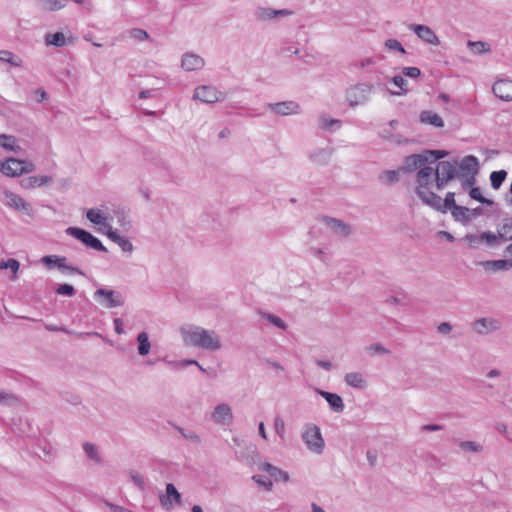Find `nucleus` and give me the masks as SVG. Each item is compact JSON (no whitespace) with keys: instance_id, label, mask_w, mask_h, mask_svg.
Wrapping results in <instances>:
<instances>
[{"instance_id":"obj_1","label":"nucleus","mask_w":512,"mask_h":512,"mask_svg":"<svg viewBox=\"0 0 512 512\" xmlns=\"http://www.w3.org/2000/svg\"><path fill=\"white\" fill-rule=\"evenodd\" d=\"M184 344L187 346L199 347L206 350L215 351L221 348V342L216 332L206 330L199 326H193L190 329H181Z\"/></svg>"},{"instance_id":"obj_2","label":"nucleus","mask_w":512,"mask_h":512,"mask_svg":"<svg viewBox=\"0 0 512 512\" xmlns=\"http://www.w3.org/2000/svg\"><path fill=\"white\" fill-rule=\"evenodd\" d=\"M458 177L457 161H439L434 169V181L438 190Z\"/></svg>"},{"instance_id":"obj_3","label":"nucleus","mask_w":512,"mask_h":512,"mask_svg":"<svg viewBox=\"0 0 512 512\" xmlns=\"http://www.w3.org/2000/svg\"><path fill=\"white\" fill-rule=\"evenodd\" d=\"M373 86L357 83L346 90L345 98L351 108L366 104L370 99Z\"/></svg>"},{"instance_id":"obj_4","label":"nucleus","mask_w":512,"mask_h":512,"mask_svg":"<svg viewBox=\"0 0 512 512\" xmlns=\"http://www.w3.org/2000/svg\"><path fill=\"white\" fill-rule=\"evenodd\" d=\"M93 298L106 309L121 307L125 303V298L119 291L106 288L97 289L93 294Z\"/></svg>"},{"instance_id":"obj_5","label":"nucleus","mask_w":512,"mask_h":512,"mask_svg":"<svg viewBox=\"0 0 512 512\" xmlns=\"http://www.w3.org/2000/svg\"><path fill=\"white\" fill-rule=\"evenodd\" d=\"M65 233L83 243L86 247L92 248L96 251L107 252V248L102 242L92 235L89 231L79 227H68Z\"/></svg>"},{"instance_id":"obj_6","label":"nucleus","mask_w":512,"mask_h":512,"mask_svg":"<svg viewBox=\"0 0 512 512\" xmlns=\"http://www.w3.org/2000/svg\"><path fill=\"white\" fill-rule=\"evenodd\" d=\"M302 439L310 451L316 454H321L323 452L325 442L320 428L317 425H307L302 433Z\"/></svg>"},{"instance_id":"obj_7","label":"nucleus","mask_w":512,"mask_h":512,"mask_svg":"<svg viewBox=\"0 0 512 512\" xmlns=\"http://www.w3.org/2000/svg\"><path fill=\"white\" fill-rule=\"evenodd\" d=\"M193 98L203 103L213 104L225 99L223 92L211 85H201L195 88Z\"/></svg>"},{"instance_id":"obj_8","label":"nucleus","mask_w":512,"mask_h":512,"mask_svg":"<svg viewBox=\"0 0 512 512\" xmlns=\"http://www.w3.org/2000/svg\"><path fill=\"white\" fill-rule=\"evenodd\" d=\"M67 258L58 255H46L42 257L41 262L48 267L49 269L58 268L61 271H68L70 273H75L78 275L85 276L83 270L78 267L68 265L66 263Z\"/></svg>"},{"instance_id":"obj_9","label":"nucleus","mask_w":512,"mask_h":512,"mask_svg":"<svg viewBox=\"0 0 512 512\" xmlns=\"http://www.w3.org/2000/svg\"><path fill=\"white\" fill-rule=\"evenodd\" d=\"M4 195L7 200V206L16 211L22 212L27 216H33L34 210L32 205L25 201L21 196L11 191H5Z\"/></svg>"},{"instance_id":"obj_10","label":"nucleus","mask_w":512,"mask_h":512,"mask_svg":"<svg viewBox=\"0 0 512 512\" xmlns=\"http://www.w3.org/2000/svg\"><path fill=\"white\" fill-rule=\"evenodd\" d=\"M409 29L412 30L419 39L423 42L438 46L440 40L436 33L429 27L423 24H411Z\"/></svg>"},{"instance_id":"obj_11","label":"nucleus","mask_w":512,"mask_h":512,"mask_svg":"<svg viewBox=\"0 0 512 512\" xmlns=\"http://www.w3.org/2000/svg\"><path fill=\"white\" fill-rule=\"evenodd\" d=\"M434 180V168L431 166H424L418 170L416 174V194L429 190V186Z\"/></svg>"},{"instance_id":"obj_12","label":"nucleus","mask_w":512,"mask_h":512,"mask_svg":"<svg viewBox=\"0 0 512 512\" xmlns=\"http://www.w3.org/2000/svg\"><path fill=\"white\" fill-rule=\"evenodd\" d=\"M267 108L270 109L275 114L281 116H287L291 114L300 113V105L295 101H283L278 103H269Z\"/></svg>"},{"instance_id":"obj_13","label":"nucleus","mask_w":512,"mask_h":512,"mask_svg":"<svg viewBox=\"0 0 512 512\" xmlns=\"http://www.w3.org/2000/svg\"><path fill=\"white\" fill-rule=\"evenodd\" d=\"M429 161V158L426 154H412L404 159L403 165L400 167V170L406 173L413 172L416 169H421L425 166V164Z\"/></svg>"},{"instance_id":"obj_14","label":"nucleus","mask_w":512,"mask_h":512,"mask_svg":"<svg viewBox=\"0 0 512 512\" xmlns=\"http://www.w3.org/2000/svg\"><path fill=\"white\" fill-rule=\"evenodd\" d=\"M211 418L217 424L230 425L233 421L232 410L228 404H219L214 408Z\"/></svg>"},{"instance_id":"obj_15","label":"nucleus","mask_w":512,"mask_h":512,"mask_svg":"<svg viewBox=\"0 0 512 512\" xmlns=\"http://www.w3.org/2000/svg\"><path fill=\"white\" fill-rule=\"evenodd\" d=\"M494 95L503 101H512V80L501 79L492 86Z\"/></svg>"},{"instance_id":"obj_16","label":"nucleus","mask_w":512,"mask_h":512,"mask_svg":"<svg viewBox=\"0 0 512 512\" xmlns=\"http://www.w3.org/2000/svg\"><path fill=\"white\" fill-rule=\"evenodd\" d=\"M292 14L293 11L288 9L275 10L269 7H259L255 10V17L261 21L272 20L278 16L284 17Z\"/></svg>"},{"instance_id":"obj_17","label":"nucleus","mask_w":512,"mask_h":512,"mask_svg":"<svg viewBox=\"0 0 512 512\" xmlns=\"http://www.w3.org/2000/svg\"><path fill=\"white\" fill-rule=\"evenodd\" d=\"M205 61L204 59L194 53H186L182 57L181 66L185 71H195L200 70L204 67Z\"/></svg>"},{"instance_id":"obj_18","label":"nucleus","mask_w":512,"mask_h":512,"mask_svg":"<svg viewBox=\"0 0 512 512\" xmlns=\"http://www.w3.org/2000/svg\"><path fill=\"white\" fill-rule=\"evenodd\" d=\"M473 328L479 334H488L498 330L500 323L493 318H480L473 323Z\"/></svg>"},{"instance_id":"obj_19","label":"nucleus","mask_w":512,"mask_h":512,"mask_svg":"<svg viewBox=\"0 0 512 512\" xmlns=\"http://www.w3.org/2000/svg\"><path fill=\"white\" fill-rule=\"evenodd\" d=\"M458 173H466L467 175H477L479 171V160L474 155H467L462 158L458 164Z\"/></svg>"},{"instance_id":"obj_20","label":"nucleus","mask_w":512,"mask_h":512,"mask_svg":"<svg viewBox=\"0 0 512 512\" xmlns=\"http://www.w3.org/2000/svg\"><path fill=\"white\" fill-rule=\"evenodd\" d=\"M22 160L16 158H9L6 161L0 162V171L5 176L16 177L21 175Z\"/></svg>"},{"instance_id":"obj_21","label":"nucleus","mask_w":512,"mask_h":512,"mask_svg":"<svg viewBox=\"0 0 512 512\" xmlns=\"http://www.w3.org/2000/svg\"><path fill=\"white\" fill-rule=\"evenodd\" d=\"M171 499H173L176 504L181 503V494L178 492L174 484L168 483L166 485V495H160L159 501L164 508L169 509L172 507Z\"/></svg>"},{"instance_id":"obj_22","label":"nucleus","mask_w":512,"mask_h":512,"mask_svg":"<svg viewBox=\"0 0 512 512\" xmlns=\"http://www.w3.org/2000/svg\"><path fill=\"white\" fill-rule=\"evenodd\" d=\"M324 222L330 230L339 236H348L351 233V228L348 224L344 223L342 220L332 218V217H324Z\"/></svg>"},{"instance_id":"obj_23","label":"nucleus","mask_w":512,"mask_h":512,"mask_svg":"<svg viewBox=\"0 0 512 512\" xmlns=\"http://www.w3.org/2000/svg\"><path fill=\"white\" fill-rule=\"evenodd\" d=\"M417 196L422 200L423 203L442 213V198L436 193L430 190H426L419 192Z\"/></svg>"},{"instance_id":"obj_24","label":"nucleus","mask_w":512,"mask_h":512,"mask_svg":"<svg viewBox=\"0 0 512 512\" xmlns=\"http://www.w3.org/2000/svg\"><path fill=\"white\" fill-rule=\"evenodd\" d=\"M318 393L327 401L334 412L341 413L344 410L345 405L343 399L338 394L323 390H319Z\"/></svg>"},{"instance_id":"obj_25","label":"nucleus","mask_w":512,"mask_h":512,"mask_svg":"<svg viewBox=\"0 0 512 512\" xmlns=\"http://www.w3.org/2000/svg\"><path fill=\"white\" fill-rule=\"evenodd\" d=\"M69 0H36L37 8L42 12H54L66 7Z\"/></svg>"},{"instance_id":"obj_26","label":"nucleus","mask_w":512,"mask_h":512,"mask_svg":"<svg viewBox=\"0 0 512 512\" xmlns=\"http://www.w3.org/2000/svg\"><path fill=\"white\" fill-rule=\"evenodd\" d=\"M482 266L487 271H508L512 268V259H498V260H488L482 263Z\"/></svg>"},{"instance_id":"obj_27","label":"nucleus","mask_w":512,"mask_h":512,"mask_svg":"<svg viewBox=\"0 0 512 512\" xmlns=\"http://www.w3.org/2000/svg\"><path fill=\"white\" fill-rule=\"evenodd\" d=\"M419 121L422 124L432 125L436 128L444 127L443 119L437 113L431 110L421 111L419 115Z\"/></svg>"},{"instance_id":"obj_28","label":"nucleus","mask_w":512,"mask_h":512,"mask_svg":"<svg viewBox=\"0 0 512 512\" xmlns=\"http://www.w3.org/2000/svg\"><path fill=\"white\" fill-rule=\"evenodd\" d=\"M52 177L43 175V176H29L23 178L21 180V186L25 189H31L35 187H40L52 182Z\"/></svg>"},{"instance_id":"obj_29","label":"nucleus","mask_w":512,"mask_h":512,"mask_svg":"<svg viewBox=\"0 0 512 512\" xmlns=\"http://www.w3.org/2000/svg\"><path fill=\"white\" fill-rule=\"evenodd\" d=\"M332 149L329 148H321L318 150H315L314 152H311L309 155V158L312 162L318 164V165H326L331 159L332 156Z\"/></svg>"},{"instance_id":"obj_30","label":"nucleus","mask_w":512,"mask_h":512,"mask_svg":"<svg viewBox=\"0 0 512 512\" xmlns=\"http://www.w3.org/2000/svg\"><path fill=\"white\" fill-rule=\"evenodd\" d=\"M346 384L356 389H364L367 386V382L363 375L359 372H350L345 375L344 378Z\"/></svg>"},{"instance_id":"obj_31","label":"nucleus","mask_w":512,"mask_h":512,"mask_svg":"<svg viewBox=\"0 0 512 512\" xmlns=\"http://www.w3.org/2000/svg\"><path fill=\"white\" fill-rule=\"evenodd\" d=\"M452 217L455 221L462 224H468L471 221L470 208L457 205L451 210Z\"/></svg>"},{"instance_id":"obj_32","label":"nucleus","mask_w":512,"mask_h":512,"mask_svg":"<svg viewBox=\"0 0 512 512\" xmlns=\"http://www.w3.org/2000/svg\"><path fill=\"white\" fill-rule=\"evenodd\" d=\"M138 353L141 356H146L150 352L151 344L149 341L148 334L146 332H140L137 336Z\"/></svg>"},{"instance_id":"obj_33","label":"nucleus","mask_w":512,"mask_h":512,"mask_svg":"<svg viewBox=\"0 0 512 512\" xmlns=\"http://www.w3.org/2000/svg\"><path fill=\"white\" fill-rule=\"evenodd\" d=\"M467 46L475 55H481L490 52V44L484 41H468Z\"/></svg>"},{"instance_id":"obj_34","label":"nucleus","mask_w":512,"mask_h":512,"mask_svg":"<svg viewBox=\"0 0 512 512\" xmlns=\"http://www.w3.org/2000/svg\"><path fill=\"white\" fill-rule=\"evenodd\" d=\"M480 236L482 242L491 248L497 247L500 242H503L498 232L495 234L491 231H484L480 234Z\"/></svg>"},{"instance_id":"obj_35","label":"nucleus","mask_w":512,"mask_h":512,"mask_svg":"<svg viewBox=\"0 0 512 512\" xmlns=\"http://www.w3.org/2000/svg\"><path fill=\"white\" fill-rule=\"evenodd\" d=\"M45 42L47 45L55 47H63L66 45V39L62 32L48 33L45 36Z\"/></svg>"},{"instance_id":"obj_36","label":"nucleus","mask_w":512,"mask_h":512,"mask_svg":"<svg viewBox=\"0 0 512 512\" xmlns=\"http://www.w3.org/2000/svg\"><path fill=\"white\" fill-rule=\"evenodd\" d=\"M0 147L7 151L17 152V149H20L18 145H16V138L12 135L1 134L0 135Z\"/></svg>"},{"instance_id":"obj_37","label":"nucleus","mask_w":512,"mask_h":512,"mask_svg":"<svg viewBox=\"0 0 512 512\" xmlns=\"http://www.w3.org/2000/svg\"><path fill=\"white\" fill-rule=\"evenodd\" d=\"M498 233L502 241L506 242L512 240V217L504 220L503 225L498 229Z\"/></svg>"},{"instance_id":"obj_38","label":"nucleus","mask_w":512,"mask_h":512,"mask_svg":"<svg viewBox=\"0 0 512 512\" xmlns=\"http://www.w3.org/2000/svg\"><path fill=\"white\" fill-rule=\"evenodd\" d=\"M506 177H507V172L505 170L493 171L490 174V182H491L492 188L495 190H498L502 186Z\"/></svg>"},{"instance_id":"obj_39","label":"nucleus","mask_w":512,"mask_h":512,"mask_svg":"<svg viewBox=\"0 0 512 512\" xmlns=\"http://www.w3.org/2000/svg\"><path fill=\"white\" fill-rule=\"evenodd\" d=\"M468 194H469V197L475 201H478L482 204H485V205H488V206H492L494 205V201L491 200V199H488L486 197H484L482 195V192H481V189L480 187H472L469 191H468Z\"/></svg>"},{"instance_id":"obj_40","label":"nucleus","mask_w":512,"mask_h":512,"mask_svg":"<svg viewBox=\"0 0 512 512\" xmlns=\"http://www.w3.org/2000/svg\"><path fill=\"white\" fill-rule=\"evenodd\" d=\"M461 183V188L464 191H469L474 187L476 183V175H467L466 173H458V177Z\"/></svg>"},{"instance_id":"obj_41","label":"nucleus","mask_w":512,"mask_h":512,"mask_svg":"<svg viewBox=\"0 0 512 512\" xmlns=\"http://www.w3.org/2000/svg\"><path fill=\"white\" fill-rule=\"evenodd\" d=\"M392 82L400 89V92H391L392 95L400 96L409 92L408 81L404 77L396 75L392 78Z\"/></svg>"},{"instance_id":"obj_42","label":"nucleus","mask_w":512,"mask_h":512,"mask_svg":"<svg viewBox=\"0 0 512 512\" xmlns=\"http://www.w3.org/2000/svg\"><path fill=\"white\" fill-rule=\"evenodd\" d=\"M0 404L4 406H15L18 404V398L12 392L0 390Z\"/></svg>"},{"instance_id":"obj_43","label":"nucleus","mask_w":512,"mask_h":512,"mask_svg":"<svg viewBox=\"0 0 512 512\" xmlns=\"http://www.w3.org/2000/svg\"><path fill=\"white\" fill-rule=\"evenodd\" d=\"M114 214L117 218L118 225L123 228V230L128 231L131 228V221L124 210H115Z\"/></svg>"},{"instance_id":"obj_44","label":"nucleus","mask_w":512,"mask_h":512,"mask_svg":"<svg viewBox=\"0 0 512 512\" xmlns=\"http://www.w3.org/2000/svg\"><path fill=\"white\" fill-rule=\"evenodd\" d=\"M261 316L277 328L282 330L287 329V324L280 317L266 312H262Z\"/></svg>"},{"instance_id":"obj_45","label":"nucleus","mask_w":512,"mask_h":512,"mask_svg":"<svg viewBox=\"0 0 512 512\" xmlns=\"http://www.w3.org/2000/svg\"><path fill=\"white\" fill-rule=\"evenodd\" d=\"M456 206L455 193L447 192L445 198L442 200V213H446L448 210L451 211Z\"/></svg>"},{"instance_id":"obj_46","label":"nucleus","mask_w":512,"mask_h":512,"mask_svg":"<svg viewBox=\"0 0 512 512\" xmlns=\"http://www.w3.org/2000/svg\"><path fill=\"white\" fill-rule=\"evenodd\" d=\"M87 219L95 225H102L106 218L99 210L89 209L86 214Z\"/></svg>"},{"instance_id":"obj_47","label":"nucleus","mask_w":512,"mask_h":512,"mask_svg":"<svg viewBox=\"0 0 512 512\" xmlns=\"http://www.w3.org/2000/svg\"><path fill=\"white\" fill-rule=\"evenodd\" d=\"M83 449L88 458L96 462H101L97 447L94 444L86 442L83 444Z\"/></svg>"},{"instance_id":"obj_48","label":"nucleus","mask_w":512,"mask_h":512,"mask_svg":"<svg viewBox=\"0 0 512 512\" xmlns=\"http://www.w3.org/2000/svg\"><path fill=\"white\" fill-rule=\"evenodd\" d=\"M0 60L3 62L10 63L12 66H20L21 60L16 57L12 52L7 50L0 51Z\"/></svg>"},{"instance_id":"obj_49","label":"nucleus","mask_w":512,"mask_h":512,"mask_svg":"<svg viewBox=\"0 0 512 512\" xmlns=\"http://www.w3.org/2000/svg\"><path fill=\"white\" fill-rule=\"evenodd\" d=\"M20 267V263L14 258H8L7 260H2L0 262V269H11L14 274L13 279L16 278V273L18 272Z\"/></svg>"},{"instance_id":"obj_50","label":"nucleus","mask_w":512,"mask_h":512,"mask_svg":"<svg viewBox=\"0 0 512 512\" xmlns=\"http://www.w3.org/2000/svg\"><path fill=\"white\" fill-rule=\"evenodd\" d=\"M399 171L401 170H386L380 175L379 179L385 180L387 184L396 183L399 181Z\"/></svg>"},{"instance_id":"obj_51","label":"nucleus","mask_w":512,"mask_h":512,"mask_svg":"<svg viewBox=\"0 0 512 512\" xmlns=\"http://www.w3.org/2000/svg\"><path fill=\"white\" fill-rule=\"evenodd\" d=\"M366 351L371 355H374V354L382 355V354L390 353V350L386 349L381 343H373V344L367 346Z\"/></svg>"},{"instance_id":"obj_52","label":"nucleus","mask_w":512,"mask_h":512,"mask_svg":"<svg viewBox=\"0 0 512 512\" xmlns=\"http://www.w3.org/2000/svg\"><path fill=\"white\" fill-rule=\"evenodd\" d=\"M384 46L388 50H395V51H398V52H400L402 54H406L405 48L403 47L401 42L398 41L397 39H388V40H386L385 43H384Z\"/></svg>"},{"instance_id":"obj_53","label":"nucleus","mask_w":512,"mask_h":512,"mask_svg":"<svg viewBox=\"0 0 512 512\" xmlns=\"http://www.w3.org/2000/svg\"><path fill=\"white\" fill-rule=\"evenodd\" d=\"M459 445L464 451L481 452L483 450L482 445L475 441H462Z\"/></svg>"},{"instance_id":"obj_54","label":"nucleus","mask_w":512,"mask_h":512,"mask_svg":"<svg viewBox=\"0 0 512 512\" xmlns=\"http://www.w3.org/2000/svg\"><path fill=\"white\" fill-rule=\"evenodd\" d=\"M56 293L59 295L72 297L75 295L76 291L72 285L63 283L58 285V287L56 288Z\"/></svg>"},{"instance_id":"obj_55","label":"nucleus","mask_w":512,"mask_h":512,"mask_svg":"<svg viewBox=\"0 0 512 512\" xmlns=\"http://www.w3.org/2000/svg\"><path fill=\"white\" fill-rule=\"evenodd\" d=\"M130 37L137 40V41H145L150 38L147 31L140 29V28H133L129 32Z\"/></svg>"},{"instance_id":"obj_56","label":"nucleus","mask_w":512,"mask_h":512,"mask_svg":"<svg viewBox=\"0 0 512 512\" xmlns=\"http://www.w3.org/2000/svg\"><path fill=\"white\" fill-rule=\"evenodd\" d=\"M464 241H466L468 246L472 249H477L479 244L482 243L481 236L476 234L465 235Z\"/></svg>"},{"instance_id":"obj_57","label":"nucleus","mask_w":512,"mask_h":512,"mask_svg":"<svg viewBox=\"0 0 512 512\" xmlns=\"http://www.w3.org/2000/svg\"><path fill=\"white\" fill-rule=\"evenodd\" d=\"M334 125L337 126V128L340 127L341 125V122L340 120H337V119H329L325 116H322L321 117V128L324 129V130H329L331 129Z\"/></svg>"},{"instance_id":"obj_58","label":"nucleus","mask_w":512,"mask_h":512,"mask_svg":"<svg viewBox=\"0 0 512 512\" xmlns=\"http://www.w3.org/2000/svg\"><path fill=\"white\" fill-rule=\"evenodd\" d=\"M45 329L48 331H51V332L61 331V332H64V333L70 334V335H83V333H76L74 331L67 329L64 326H57L54 324H46Z\"/></svg>"},{"instance_id":"obj_59","label":"nucleus","mask_w":512,"mask_h":512,"mask_svg":"<svg viewBox=\"0 0 512 512\" xmlns=\"http://www.w3.org/2000/svg\"><path fill=\"white\" fill-rule=\"evenodd\" d=\"M130 477H131L132 482L135 484V486L137 488H139L140 490L145 489L144 478L138 472L132 471L130 473Z\"/></svg>"},{"instance_id":"obj_60","label":"nucleus","mask_w":512,"mask_h":512,"mask_svg":"<svg viewBox=\"0 0 512 512\" xmlns=\"http://www.w3.org/2000/svg\"><path fill=\"white\" fill-rule=\"evenodd\" d=\"M402 73L409 78L417 79L421 76V71L417 67H404Z\"/></svg>"},{"instance_id":"obj_61","label":"nucleus","mask_w":512,"mask_h":512,"mask_svg":"<svg viewBox=\"0 0 512 512\" xmlns=\"http://www.w3.org/2000/svg\"><path fill=\"white\" fill-rule=\"evenodd\" d=\"M116 244L124 251V252H131L133 250V244L131 243V241L126 238V237H123L121 236L120 239H118V241L116 242Z\"/></svg>"},{"instance_id":"obj_62","label":"nucleus","mask_w":512,"mask_h":512,"mask_svg":"<svg viewBox=\"0 0 512 512\" xmlns=\"http://www.w3.org/2000/svg\"><path fill=\"white\" fill-rule=\"evenodd\" d=\"M271 477L275 481H283V482H287L288 479H289L288 473L283 471V470H281L278 467H276V471H273V473L271 474Z\"/></svg>"},{"instance_id":"obj_63","label":"nucleus","mask_w":512,"mask_h":512,"mask_svg":"<svg viewBox=\"0 0 512 512\" xmlns=\"http://www.w3.org/2000/svg\"><path fill=\"white\" fill-rule=\"evenodd\" d=\"M252 479L260 486L265 487L267 490H270L272 488V482L270 479H266L265 477L261 475H254Z\"/></svg>"},{"instance_id":"obj_64","label":"nucleus","mask_w":512,"mask_h":512,"mask_svg":"<svg viewBox=\"0 0 512 512\" xmlns=\"http://www.w3.org/2000/svg\"><path fill=\"white\" fill-rule=\"evenodd\" d=\"M33 95H34L35 101L38 103H42L48 99L47 92L42 88H38V89L34 90Z\"/></svg>"}]
</instances>
